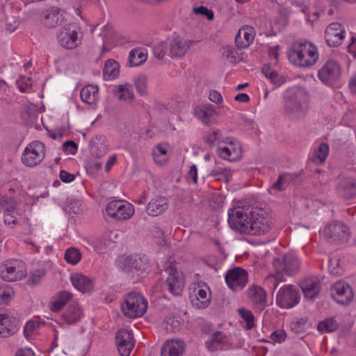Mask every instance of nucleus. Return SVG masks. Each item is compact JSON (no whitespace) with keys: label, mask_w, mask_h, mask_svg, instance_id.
<instances>
[{"label":"nucleus","mask_w":356,"mask_h":356,"mask_svg":"<svg viewBox=\"0 0 356 356\" xmlns=\"http://www.w3.org/2000/svg\"><path fill=\"white\" fill-rule=\"evenodd\" d=\"M45 147L39 141H33L28 145L22 155V161L28 167L38 165L44 159Z\"/></svg>","instance_id":"0eeeda50"},{"label":"nucleus","mask_w":356,"mask_h":356,"mask_svg":"<svg viewBox=\"0 0 356 356\" xmlns=\"http://www.w3.org/2000/svg\"><path fill=\"white\" fill-rule=\"evenodd\" d=\"M15 356H35V354L31 348H24L17 350Z\"/></svg>","instance_id":"69168bd1"},{"label":"nucleus","mask_w":356,"mask_h":356,"mask_svg":"<svg viewBox=\"0 0 356 356\" xmlns=\"http://www.w3.org/2000/svg\"><path fill=\"white\" fill-rule=\"evenodd\" d=\"M226 346L229 345V340L226 334L220 331L215 332L212 334V339L207 343V347L210 351H216L218 349V346Z\"/></svg>","instance_id":"c756f323"},{"label":"nucleus","mask_w":356,"mask_h":356,"mask_svg":"<svg viewBox=\"0 0 356 356\" xmlns=\"http://www.w3.org/2000/svg\"><path fill=\"white\" fill-rule=\"evenodd\" d=\"M197 302H194L198 307L204 308L209 302V298H207V292L205 289H199L196 296Z\"/></svg>","instance_id":"de8ad7c7"},{"label":"nucleus","mask_w":356,"mask_h":356,"mask_svg":"<svg viewBox=\"0 0 356 356\" xmlns=\"http://www.w3.org/2000/svg\"><path fill=\"white\" fill-rule=\"evenodd\" d=\"M341 69L340 65L334 60H328L318 72V79L325 84L332 86L340 78Z\"/></svg>","instance_id":"9d476101"},{"label":"nucleus","mask_w":356,"mask_h":356,"mask_svg":"<svg viewBox=\"0 0 356 356\" xmlns=\"http://www.w3.org/2000/svg\"><path fill=\"white\" fill-rule=\"evenodd\" d=\"M42 17V22L48 28L60 26L65 20L63 12L56 7H52L44 11Z\"/></svg>","instance_id":"f3484780"},{"label":"nucleus","mask_w":356,"mask_h":356,"mask_svg":"<svg viewBox=\"0 0 356 356\" xmlns=\"http://www.w3.org/2000/svg\"><path fill=\"white\" fill-rule=\"evenodd\" d=\"M229 147H224L219 149L220 156L228 161H236L242 156V149L241 147H234L232 142L229 143Z\"/></svg>","instance_id":"c85d7f7f"},{"label":"nucleus","mask_w":356,"mask_h":356,"mask_svg":"<svg viewBox=\"0 0 356 356\" xmlns=\"http://www.w3.org/2000/svg\"><path fill=\"white\" fill-rule=\"evenodd\" d=\"M186 179L191 180L193 184L197 181V169L195 165H192L187 173Z\"/></svg>","instance_id":"4d7b16f0"},{"label":"nucleus","mask_w":356,"mask_h":356,"mask_svg":"<svg viewBox=\"0 0 356 356\" xmlns=\"http://www.w3.org/2000/svg\"><path fill=\"white\" fill-rule=\"evenodd\" d=\"M119 65L113 60H108L104 65L103 74L105 80L115 79L119 74Z\"/></svg>","instance_id":"72a5a7b5"},{"label":"nucleus","mask_w":356,"mask_h":356,"mask_svg":"<svg viewBox=\"0 0 356 356\" xmlns=\"http://www.w3.org/2000/svg\"><path fill=\"white\" fill-rule=\"evenodd\" d=\"M82 311L77 304H71L63 316L68 324L76 323L81 318Z\"/></svg>","instance_id":"2f4dec72"},{"label":"nucleus","mask_w":356,"mask_h":356,"mask_svg":"<svg viewBox=\"0 0 356 356\" xmlns=\"http://www.w3.org/2000/svg\"><path fill=\"white\" fill-rule=\"evenodd\" d=\"M248 297L252 304L259 310H263L266 305V292L259 286L252 285L248 289Z\"/></svg>","instance_id":"412c9836"},{"label":"nucleus","mask_w":356,"mask_h":356,"mask_svg":"<svg viewBox=\"0 0 356 356\" xmlns=\"http://www.w3.org/2000/svg\"><path fill=\"white\" fill-rule=\"evenodd\" d=\"M75 177L74 175L67 172L65 170H60V179L65 183H70L74 179Z\"/></svg>","instance_id":"e2e57ef3"},{"label":"nucleus","mask_w":356,"mask_h":356,"mask_svg":"<svg viewBox=\"0 0 356 356\" xmlns=\"http://www.w3.org/2000/svg\"><path fill=\"white\" fill-rule=\"evenodd\" d=\"M345 34V30L342 25L338 22L330 24L325 31V38L330 47H339L341 44Z\"/></svg>","instance_id":"4468645a"},{"label":"nucleus","mask_w":356,"mask_h":356,"mask_svg":"<svg viewBox=\"0 0 356 356\" xmlns=\"http://www.w3.org/2000/svg\"><path fill=\"white\" fill-rule=\"evenodd\" d=\"M72 296V293L68 291H59L54 297H53L50 302L49 309L52 312H59L69 301L71 300Z\"/></svg>","instance_id":"bb28decb"},{"label":"nucleus","mask_w":356,"mask_h":356,"mask_svg":"<svg viewBox=\"0 0 356 356\" xmlns=\"http://www.w3.org/2000/svg\"><path fill=\"white\" fill-rule=\"evenodd\" d=\"M185 350L184 342L181 340H168L163 345L161 356H181Z\"/></svg>","instance_id":"4be33fe9"},{"label":"nucleus","mask_w":356,"mask_h":356,"mask_svg":"<svg viewBox=\"0 0 356 356\" xmlns=\"http://www.w3.org/2000/svg\"><path fill=\"white\" fill-rule=\"evenodd\" d=\"M45 275L46 271L44 269H37L33 270L30 273L28 284L31 285L39 284Z\"/></svg>","instance_id":"49530a36"},{"label":"nucleus","mask_w":356,"mask_h":356,"mask_svg":"<svg viewBox=\"0 0 356 356\" xmlns=\"http://www.w3.org/2000/svg\"><path fill=\"white\" fill-rule=\"evenodd\" d=\"M220 131L219 130H215L213 131L208 132L204 136V141L208 144L210 147L213 146L214 142L218 139V137L220 134Z\"/></svg>","instance_id":"603ef678"},{"label":"nucleus","mask_w":356,"mask_h":356,"mask_svg":"<svg viewBox=\"0 0 356 356\" xmlns=\"http://www.w3.org/2000/svg\"><path fill=\"white\" fill-rule=\"evenodd\" d=\"M134 86L137 92L144 95L147 93V77L145 74H139L134 78Z\"/></svg>","instance_id":"a19ab883"},{"label":"nucleus","mask_w":356,"mask_h":356,"mask_svg":"<svg viewBox=\"0 0 356 356\" xmlns=\"http://www.w3.org/2000/svg\"><path fill=\"white\" fill-rule=\"evenodd\" d=\"M140 261L133 257H127L122 261V270L127 273H136L140 270Z\"/></svg>","instance_id":"e433bc0d"},{"label":"nucleus","mask_w":356,"mask_h":356,"mask_svg":"<svg viewBox=\"0 0 356 356\" xmlns=\"http://www.w3.org/2000/svg\"><path fill=\"white\" fill-rule=\"evenodd\" d=\"M37 327V323L34 321H29L26 324L24 329V333L26 338H29L30 336H31Z\"/></svg>","instance_id":"13d9d810"},{"label":"nucleus","mask_w":356,"mask_h":356,"mask_svg":"<svg viewBox=\"0 0 356 356\" xmlns=\"http://www.w3.org/2000/svg\"><path fill=\"white\" fill-rule=\"evenodd\" d=\"M17 321L6 314H0V337H8L17 331Z\"/></svg>","instance_id":"5701e85b"},{"label":"nucleus","mask_w":356,"mask_h":356,"mask_svg":"<svg viewBox=\"0 0 356 356\" xmlns=\"http://www.w3.org/2000/svg\"><path fill=\"white\" fill-rule=\"evenodd\" d=\"M286 339V333L283 330H277L270 335V339L277 343H281Z\"/></svg>","instance_id":"6e6d98bb"},{"label":"nucleus","mask_w":356,"mask_h":356,"mask_svg":"<svg viewBox=\"0 0 356 356\" xmlns=\"http://www.w3.org/2000/svg\"><path fill=\"white\" fill-rule=\"evenodd\" d=\"M348 227L343 222H335L327 225L323 234L327 239L340 242L348 236Z\"/></svg>","instance_id":"2eb2a0df"},{"label":"nucleus","mask_w":356,"mask_h":356,"mask_svg":"<svg viewBox=\"0 0 356 356\" xmlns=\"http://www.w3.org/2000/svg\"><path fill=\"white\" fill-rule=\"evenodd\" d=\"M234 99L236 101L243 103H248L250 101V97L246 93H239Z\"/></svg>","instance_id":"774afa93"},{"label":"nucleus","mask_w":356,"mask_h":356,"mask_svg":"<svg viewBox=\"0 0 356 356\" xmlns=\"http://www.w3.org/2000/svg\"><path fill=\"white\" fill-rule=\"evenodd\" d=\"M17 83L21 92H25L28 88H30L32 86V81L30 79L24 80V79L22 78L17 81Z\"/></svg>","instance_id":"680f3d73"},{"label":"nucleus","mask_w":356,"mask_h":356,"mask_svg":"<svg viewBox=\"0 0 356 356\" xmlns=\"http://www.w3.org/2000/svg\"><path fill=\"white\" fill-rule=\"evenodd\" d=\"M300 298L298 289L293 284H288L281 287L277 291L276 302L281 308L289 309L296 306Z\"/></svg>","instance_id":"6e6552de"},{"label":"nucleus","mask_w":356,"mask_h":356,"mask_svg":"<svg viewBox=\"0 0 356 356\" xmlns=\"http://www.w3.org/2000/svg\"><path fill=\"white\" fill-rule=\"evenodd\" d=\"M14 292L9 287H0V299L2 303H7L10 301Z\"/></svg>","instance_id":"3c124183"},{"label":"nucleus","mask_w":356,"mask_h":356,"mask_svg":"<svg viewBox=\"0 0 356 356\" xmlns=\"http://www.w3.org/2000/svg\"><path fill=\"white\" fill-rule=\"evenodd\" d=\"M210 176L216 180L228 182L231 177V172L227 168H218L213 170L210 173Z\"/></svg>","instance_id":"37998d69"},{"label":"nucleus","mask_w":356,"mask_h":356,"mask_svg":"<svg viewBox=\"0 0 356 356\" xmlns=\"http://www.w3.org/2000/svg\"><path fill=\"white\" fill-rule=\"evenodd\" d=\"M115 341L121 356H129L134 347V339L132 333L126 329L119 330L116 332Z\"/></svg>","instance_id":"ddd939ff"},{"label":"nucleus","mask_w":356,"mask_h":356,"mask_svg":"<svg viewBox=\"0 0 356 356\" xmlns=\"http://www.w3.org/2000/svg\"><path fill=\"white\" fill-rule=\"evenodd\" d=\"M163 273L167 275L165 285L170 293L174 296L181 294L184 285V275L173 266L166 268Z\"/></svg>","instance_id":"1a4fd4ad"},{"label":"nucleus","mask_w":356,"mask_h":356,"mask_svg":"<svg viewBox=\"0 0 356 356\" xmlns=\"http://www.w3.org/2000/svg\"><path fill=\"white\" fill-rule=\"evenodd\" d=\"M335 192L338 197L344 200L356 198V179L352 177H345L339 180Z\"/></svg>","instance_id":"f8f14e48"},{"label":"nucleus","mask_w":356,"mask_h":356,"mask_svg":"<svg viewBox=\"0 0 356 356\" xmlns=\"http://www.w3.org/2000/svg\"><path fill=\"white\" fill-rule=\"evenodd\" d=\"M193 13L205 16L209 20H212L214 17L213 11L204 6L193 8Z\"/></svg>","instance_id":"8fccbe9b"},{"label":"nucleus","mask_w":356,"mask_h":356,"mask_svg":"<svg viewBox=\"0 0 356 356\" xmlns=\"http://www.w3.org/2000/svg\"><path fill=\"white\" fill-rule=\"evenodd\" d=\"M283 175H280L276 182L270 188L269 191H271V190H277L279 191L284 190L287 186V184L283 180Z\"/></svg>","instance_id":"5fc2aeb1"},{"label":"nucleus","mask_w":356,"mask_h":356,"mask_svg":"<svg viewBox=\"0 0 356 356\" xmlns=\"http://www.w3.org/2000/svg\"><path fill=\"white\" fill-rule=\"evenodd\" d=\"M231 227L244 234L261 235L270 230L268 214L262 209L238 207L229 211Z\"/></svg>","instance_id":"f257e3e1"},{"label":"nucleus","mask_w":356,"mask_h":356,"mask_svg":"<svg viewBox=\"0 0 356 356\" xmlns=\"http://www.w3.org/2000/svg\"><path fill=\"white\" fill-rule=\"evenodd\" d=\"M192 43V41H187L179 36L173 38L170 44V54L173 57L183 56L186 53Z\"/></svg>","instance_id":"b1692460"},{"label":"nucleus","mask_w":356,"mask_h":356,"mask_svg":"<svg viewBox=\"0 0 356 356\" xmlns=\"http://www.w3.org/2000/svg\"><path fill=\"white\" fill-rule=\"evenodd\" d=\"M114 94L120 100L132 99L134 97L131 86L127 83L119 85Z\"/></svg>","instance_id":"58836bf2"},{"label":"nucleus","mask_w":356,"mask_h":356,"mask_svg":"<svg viewBox=\"0 0 356 356\" xmlns=\"http://www.w3.org/2000/svg\"><path fill=\"white\" fill-rule=\"evenodd\" d=\"M248 280L246 270L236 267L228 270L225 275L227 286L233 291H240L245 287Z\"/></svg>","instance_id":"9b49d317"},{"label":"nucleus","mask_w":356,"mask_h":356,"mask_svg":"<svg viewBox=\"0 0 356 356\" xmlns=\"http://www.w3.org/2000/svg\"><path fill=\"white\" fill-rule=\"evenodd\" d=\"M0 207L3 213L13 212L16 211L17 202L14 198L8 196H2L0 198Z\"/></svg>","instance_id":"ea45409f"},{"label":"nucleus","mask_w":356,"mask_h":356,"mask_svg":"<svg viewBox=\"0 0 356 356\" xmlns=\"http://www.w3.org/2000/svg\"><path fill=\"white\" fill-rule=\"evenodd\" d=\"M270 80L271 83L276 86H280L286 81L285 78L283 76L278 74L277 72L273 73V74H271Z\"/></svg>","instance_id":"bf43d9fd"},{"label":"nucleus","mask_w":356,"mask_h":356,"mask_svg":"<svg viewBox=\"0 0 356 356\" xmlns=\"http://www.w3.org/2000/svg\"><path fill=\"white\" fill-rule=\"evenodd\" d=\"M147 59V53L142 48H136L131 51L129 60L132 66H138L143 63Z\"/></svg>","instance_id":"473e14b6"},{"label":"nucleus","mask_w":356,"mask_h":356,"mask_svg":"<svg viewBox=\"0 0 356 356\" xmlns=\"http://www.w3.org/2000/svg\"><path fill=\"white\" fill-rule=\"evenodd\" d=\"M106 211L112 218L122 221L134 216V207L131 203L123 200H113L107 204Z\"/></svg>","instance_id":"423d86ee"},{"label":"nucleus","mask_w":356,"mask_h":356,"mask_svg":"<svg viewBox=\"0 0 356 356\" xmlns=\"http://www.w3.org/2000/svg\"><path fill=\"white\" fill-rule=\"evenodd\" d=\"M107 150V146L103 143L93 142L91 145L92 154L97 158L101 157L106 154Z\"/></svg>","instance_id":"a18cd8bd"},{"label":"nucleus","mask_w":356,"mask_h":356,"mask_svg":"<svg viewBox=\"0 0 356 356\" xmlns=\"http://www.w3.org/2000/svg\"><path fill=\"white\" fill-rule=\"evenodd\" d=\"M18 216L19 213L17 211L3 213L4 223L8 226L13 227L18 224Z\"/></svg>","instance_id":"09e8293b"},{"label":"nucleus","mask_w":356,"mask_h":356,"mask_svg":"<svg viewBox=\"0 0 356 356\" xmlns=\"http://www.w3.org/2000/svg\"><path fill=\"white\" fill-rule=\"evenodd\" d=\"M273 267L277 275H286L292 276L298 273L300 268L298 259L292 254H284L278 256L273 260Z\"/></svg>","instance_id":"39448f33"},{"label":"nucleus","mask_w":356,"mask_h":356,"mask_svg":"<svg viewBox=\"0 0 356 356\" xmlns=\"http://www.w3.org/2000/svg\"><path fill=\"white\" fill-rule=\"evenodd\" d=\"M329 146L326 143H321L314 150L312 161L315 163H323L328 156Z\"/></svg>","instance_id":"c9c22d12"},{"label":"nucleus","mask_w":356,"mask_h":356,"mask_svg":"<svg viewBox=\"0 0 356 356\" xmlns=\"http://www.w3.org/2000/svg\"><path fill=\"white\" fill-rule=\"evenodd\" d=\"M63 149L67 154H75L78 149V146L73 140H67L63 145Z\"/></svg>","instance_id":"864d4df0"},{"label":"nucleus","mask_w":356,"mask_h":356,"mask_svg":"<svg viewBox=\"0 0 356 356\" xmlns=\"http://www.w3.org/2000/svg\"><path fill=\"white\" fill-rule=\"evenodd\" d=\"M99 89L97 86L88 85L83 87L81 91V98L83 102L92 104L98 99Z\"/></svg>","instance_id":"7c9ffc66"},{"label":"nucleus","mask_w":356,"mask_h":356,"mask_svg":"<svg viewBox=\"0 0 356 356\" xmlns=\"http://www.w3.org/2000/svg\"><path fill=\"white\" fill-rule=\"evenodd\" d=\"M254 40L252 27L243 26L240 29L235 37V43L238 48L243 49L250 46Z\"/></svg>","instance_id":"393cba45"},{"label":"nucleus","mask_w":356,"mask_h":356,"mask_svg":"<svg viewBox=\"0 0 356 356\" xmlns=\"http://www.w3.org/2000/svg\"><path fill=\"white\" fill-rule=\"evenodd\" d=\"M81 28L76 24H68L62 27L57 35L59 44L67 49H74L81 43Z\"/></svg>","instance_id":"20e7f679"},{"label":"nucleus","mask_w":356,"mask_h":356,"mask_svg":"<svg viewBox=\"0 0 356 356\" xmlns=\"http://www.w3.org/2000/svg\"><path fill=\"white\" fill-rule=\"evenodd\" d=\"M332 296L341 305L348 304L353 298L351 287L344 282H337L332 287Z\"/></svg>","instance_id":"dca6fc26"},{"label":"nucleus","mask_w":356,"mask_h":356,"mask_svg":"<svg viewBox=\"0 0 356 356\" xmlns=\"http://www.w3.org/2000/svg\"><path fill=\"white\" fill-rule=\"evenodd\" d=\"M165 46L162 44L156 46L154 49V54L159 59L162 60L165 55Z\"/></svg>","instance_id":"052dcab7"},{"label":"nucleus","mask_w":356,"mask_h":356,"mask_svg":"<svg viewBox=\"0 0 356 356\" xmlns=\"http://www.w3.org/2000/svg\"><path fill=\"white\" fill-rule=\"evenodd\" d=\"M81 258V254L80 251L74 248H70L67 249L65 254V261L72 265L76 264Z\"/></svg>","instance_id":"c03bdc74"},{"label":"nucleus","mask_w":356,"mask_h":356,"mask_svg":"<svg viewBox=\"0 0 356 356\" xmlns=\"http://www.w3.org/2000/svg\"><path fill=\"white\" fill-rule=\"evenodd\" d=\"M289 58L297 66L310 67L314 65L318 58V49L311 42L296 41L291 45Z\"/></svg>","instance_id":"f03ea898"},{"label":"nucleus","mask_w":356,"mask_h":356,"mask_svg":"<svg viewBox=\"0 0 356 356\" xmlns=\"http://www.w3.org/2000/svg\"><path fill=\"white\" fill-rule=\"evenodd\" d=\"M154 161L159 165H163L168 161V145L167 144H159L153 151Z\"/></svg>","instance_id":"f704fd0d"},{"label":"nucleus","mask_w":356,"mask_h":356,"mask_svg":"<svg viewBox=\"0 0 356 356\" xmlns=\"http://www.w3.org/2000/svg\"><path fill=\"white\" fill-rule=\"evenodd\" d=\"M348 50L350 54L356 57V36L352 37L351 42L348 46Z\"/></svg>","instance_id":"338daca9"},{"label":"nucleus","mask_w":356,"mask_h":356,"mask_svg":"<svg viewBox=\"0 0 356 356\" xmlns=\"http://www.w3.org/2000/svg\"><path fill=\"white\" fill-rule=\"evenodd\" d=\"M70 280L72 285L82 293L88 292L92 289V280L81 273L72 275Z\"/></svg>","instance_id":"cd10ccee"},{"label":"nucleus","mask_w":356,"mask_h":356,"mask_svg":"<svg viewBox=\"0 0 356 356\" xmlns=\"http://www.w3.org/2000/svg\"><path fill=\"white\" fill-rule=\"evenodd\" d=\"M301 288L306 298L313 299L320 292V282L316 277L307 278L302 282Z\"/></svg>","instance_id":"a878e982"},{"label":"nucleus","mask_w":356,"mask_h":356,"mask_svg":"<svg viewBox=\"0 0 356 356\" xmlns=\"http://www.w3.org/2000/svg\"><path fill=\"white\" fill-rule=\"evenodd\" d=\"M168 208V199L163 196L152 198L146 207V211L149 216H158L164 213Z\"/></svg>","instance_id":"aec40b11"},{"label":"nucleus","mask_w":356,"mask_h":356,"mask_svg":"<svg viewBox=\"0 0 356 356\" xmlns=\"http://www.w3.org/2000/svg\"><path fill=\"white\" fill-rule=\"evenodd\" d=\"M240 316L245 322V330H251L254 326V317L252 313L246 309L240 308L238 309Z\"/></svg>","instance_id":"79ce46f5"},{"label":"nucleus","mask_w":356,"mask_h":356,"mask_svg":"<svg viewBox=\"0 0 356 356\" xmlns=\"http://www.w3.org/2000/svg\"><path fill=\"white\" fill-rule=\"evenodd\" d=\"M147 307V302L145 298L135 292L128 294L121 304L123 314L130 318L142 316L145 313Z\"/></svg>","instance_id":"7ed1b4c3"},{"label":"nucleus","mask_w":356,"mask_h":356,"mask_svg":"<svg viewBox=\"0 0 356 356\" xmlns=\"http://www.w3.org/2000/svg\"><path fill=\"white\" fill-rule=\"evenodd\" d=\"M195 115L204 124L211 125L217 122L218 112L211 104L199 106L196 107Z\"/></svg>","instance_id":"6ab92c4d"},{"label":"nucleus","mask_w":356,"mask_h":356,"mask_svg":"<svg viewBox=\"0 0 356 356\" xmlns=\"http://www.w3.org/2000/svg\"><path fill=\"white\" fill-rule=\"evenodd\" d=\"M26 274V269L13 266L12 264H6L0 267V276L7 282H15L25 277Z\"/></svg>","instance_id":"a211bd4d"},{"label":"nucleus","mask_w":356,"mask_h":356,"mask_svg":"<svg viewBox=\"0 0 356 356\" xmlns=\"http://www.w3.org/2000/svg\"><path fill=\"white\" fill-rule=\"evenodd\" d=\"M339 323L332 317L327 318L320 321L318 324V330L323 333L332 332L337 330Z\"/></svg>","instance_id":"4c0bfd02"},{"label":"nucleus","mask_w":356,"mask_h":356,"mask_svg":"<svg viewBox=\"0 0 356 356\" xmlns=\"http://www.w3.org/2000/svg\"><path fill=\"white\" fill-rule=\"evenodd\" d=\"M209 99L216 104L220 103L222 101V97L220 92L216 90H212L209 92Z\"/></svg>","instance_id":"0e129e2a"}]
</instances>
